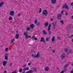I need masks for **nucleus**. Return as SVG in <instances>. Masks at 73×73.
<instances>
[{
	"mask_svg": "<svg viewBox=\"0 0 73 73\" xmlns=\"http://www.w3.org/2000/svg\"><path fill=\"white\" fill-rule=\"evenodd\" d=\"M28 73H33V70H29L27 72Z\"/></svg>",
	"mask_w": 73,
	"mask_h": 73,
	"instance_id": "21",
	"label": "nucleus"
},
{
	"mask_svg": "<svg viewBox=\"0 0 73 73\" xmlns=\"http://www.w3.org/2000/svg\"><path fill=\"white\" fill-rule=\"evenodd\" d=\"M19 34H16L15 35V38L16 39H17V38H19Z\"/></svg>",
	"mask_w": 73,
	"mask_h": 73,
	"instance_id": "14",
	"label": "nucleus"
},
{
	"mask_svg": "<svg viewBox=\"0 0 73 73\" xmlns=\"http://www.w3.org/2000/svg\"><path fill=\"white\" fill-rule=\"evenodd\" d=\"M35 36H32V40H35Z\"/></svg>",
	"mask_w": 73,
	"mask_h": 73,
	"instance_id": "31",
	"label": "nucleus"
},
{
	"mask_svg": "<svg viewBox=\"0 0 73 73\" xmlns=\"http://www.w3.org/2000/svg\"><path fill=\"white\" fill-rule=\"evenodd\" d=\"M5 55L6 56H7V55H8V54H5Z\"/></svg>",
	"mask_w": 73,
	"mask_h": 73,
	"instance_id": "62",
	"label": "nucleus"
},
{
	"mask_svg": "<svg viewBox=\"0 0 73 73\" xmlns=\"http://www.w3.org/2000/svg\"><path fill=\"white\" fill-rule=\"evenodd\" d=\"M5 52H7L8 50V48H6L5 49Z\"/></svg>",
	"mask_w": 73,
	"mask_h": 73,
	"instance_id": "40",
	"label": "nucleus"
},
{
	"mask_svg": "<svg viewBox=\"0 0 73 73\" xmlns=\"http://www.w3.org/2000/svg\"><path fill=\"white\" fill-rule=\"evenodd\" d=\"M34 40H37V38H34Z\"/></svg>",
	"mask_w": 73,
	"mask_h": 73,
	"instance_id": "53",
	"label": "nucleus"
},
{
	"mask_svg": "<svg viewBox=\"0 0 73 73\" xmlns=\"http://www.w3.org/2000/svg\"><path fill=\"white\" fill-rule=\"evenodd\" d=\"M71 6H73V3H72L71 4Z\"/></svg>",
	"mask_w": 73,
	"mask_h": 73,
	"instance_id": "52",
	"label": "nucleus"
},
{
	"mask_svg": "<svg viewBox=\"0 0 73 73\" xmlns=\"http://www.w3.org/2000/svg\"><path fill=\"white\" fill-rule=\"evenodd\" d=\"M31 56L32 57H34V58H38L40 56V54L38 53L36 55L32 54L31 55Z\"/></svg>",
	"mask_w": 73,
	"mask_h": 73,
	"instance_id": "2",
	"label": "nucleus"
},
{
	"mask_svg": "<svg viewBox=\"0 0 73 73\" xmlns=\"http://www.w3.org/2000/svg\"><path fill=\"white\" fill-rule=\"evenodd\" d=\"M64 71H62L61 72H60V73H64Z\"/></svg>",
	"mask_w": 73,
	"mask_h": 73,
	"instance_id": "50",
	"label": "nucleus"
},
{
	"mask_svg": "<svg viewBox=\"0 0 73 73\" xmlns=\"http://www.w3.org/2000/svg\"><path fill=\"white\" fill-rule=\"evenodd\" d=\"M29 38H31V36H29Z\"/></svg>",
	"mask_w": 73,
	"mask_h": 73,
	"instance_id": "63",
	"label": "nucleus"
},
{
	"mask_svg": "<svg viewBox=\"0 0 73 73\" xmlns=\"http://www.w3.org/2000/svg\"><path fill=\"white\" fill-rule=\"evenodd\" d=\"M60 22L62 23V24H63V23H64V22L63 21H62V20H61L60 21Z\"/></svg>",
	"mask_w": 73,
	"mask_h": 73,
	"instance_id": "36",
	"label": "nucleus"
},
{
	"mask_svg": "<svg viewBox=\"0 0 73 73\" xmlns=\"http://www.w3.org/2000/svg\"><path fill=\"white\" fill-rule=\"evenodd\" d=\"M73 35H71V38H73Z\"/></svg>",
	"mask_w": 73,
	"mask_h": 73,
	"instance_id": "58",
	"label": "nucleus"
},
{
	"mask_svg": "<svg viewBox=\"0 0 73 73\" xmlns=\"http://www.w3.org/2000/svg\"><path fill=\"white\" fill-rule=\"evenodd\" d=\"M55 52V50H52V52L53 53H54Z\"/></svg>",
	"mask_w": 73,
	"mask_h": 73,
	"instance_id": "45",
	"label": "nucleus"
},
{
	"mask_svg": "<svg viewBox=\"0 0 73 73\" xmlns=\"http://www.w3.org/2000/svg\"><path fill=\"white\" fill-rule=\"evenodd\" d=\"M42 12V9L41 8H40L39 9V13H40Z\"/></svg>",
	"mask_w": 73,
	"mask_h": 73,
	"instance_id": "25",
	"label": "nucleus"
},
{
	"mask_svg": "<svg viewBox=\"0 0 73 73\" xmlns=\"http://www.w3.org/2000/svg\"><path fill=\"white\" fill-rule=\"evenodd\" d=\"M45 40H46V41H48L49 40V38H46Z\"/></svg>",
	"mask_w": 73,
	"mask_h": 73,
	"instance_id": "30",
	"label": "nucleus"
},
{
	"mask_svg": "<svg viewBox=\"0 0 73 73\" xmlns=\"http://www.w3.org/2000/svg\"><path fill=\"white\" fill-rule=\"evenodd\" d=\"M60 7V6H59V5H58L57 6V8H58V7Z\"/></svg>",
	"mask_w": 73,
	"mask_h": 73,
	"instance_id": "60",
	"label": "nucleus"
},
{
	"mask_svg": "<svg viewBox=\"0 0 73 73\" xmlns=\"http://www.w3.org/2000/svg\"><path fill=\"white\" fill-rule=\"evenodd\" d=\"M40 25V23H39V22H38L37 23V25Z\"/></svg>",
	"mask_w": 73,
	"mask_h": 73,
	"instance_id": "42",
	"label": "nucleus"
},
{
	"mask_svg": "<svg viewBox=\"0 0 73 73\" xmlns=\"http://www.w3.org/2000/svg\"><path fill=\"white\" fill-rule=\"evenodd\" d=\"M50 21H53V19L52 18H51L50 19Z\"/></svg>",
	"mask_w": 73,
	"mask_h": 73,
	"instance_id": "51",
	"label": "nucleus"
},
{
	"mask_svg": "<svg viewBox=\"0 0 73 73\" xmlns=\"http://www.w3.org/2000/svg\"><path fill=\"white\" fill-rule=\"evenodd\" d=\"M17 15L18 17H20L21 16V13H19L17 14Z\"/></svg>",
	"mask_w": 73,
	"mask_h": 73,
	"instance_id": "22",
	"label": "nucleus"
},
{
	"mask_svg": "<svg viewBox=\"0 0 73 73\" xmlns=\"http://www.w3.org/2000/svg\"><path fill=\"white\" fill-rule=\"evenodd\" d=\"M30 29H31V28H30V27H27V31H29Z\"/></svg>",
	"mask_w": 73,
	"mask_h": 73,
	"instance_id": "34",
	"label": "nucleus"
},
{
	"mask_svg": "<svg viewBox=\"0 0 73 73\" xmlns=\"http://www.w3.org/2000/svg\"><path fill=\"white\" fill-rule=\"evenodd\" d=\"M22 71H23V69H20L19 70V72L20 73L22 72Z\"/></svg>",
	"mask_w": 73,
	"mask_h": 73,
	"instance_id": "26",
	"label": "nucleus"
},
{
	"mask_svg": "<svg viewBox=\"0 0 73 73\" xmlns=\"http://www.w3.org/2000/svg\"><path fill=\"white\" fill-rule=\"evenodd\" d=\"M5 60H8V56H6L5 57Z\"/></svg>",
	"mask_w": 73,
	"mask_h": 73,
	"instance_id": "35",
	"label": "nucleus"
},
{
	"mask_svg": "<svg viewBox=\"0 0 73 73\" xmlns=\"http://www.w3.org/2000/svg\"><path fill=\"white\" fill-rule=\"evenodd\" d=\"M61 15L60 14H58L57 15V18L58 20H61Z\"/></svg>",
	"mask_w": 73,
	"mask_h": 73,
	"instance_id": "5",
	"label": "nucleus"
},
{
	"mask_svg": "<svg viewBox=\"0 0 73 73\" xmlns=\"http://www.w3.org/2000/svg\"><path fill=\"white\" fill-rule=\"evenodd\" d=\"M42 33H43L44 35H46L47 33H46V32L45 31V30H43V31H42Z\"/></svg>",
	"mask_w": 73,
	"mask_h": 73,
	"instance_id": "19",
	"label": "nucleus"
},
{
	"mask_svg": "<svg viewBox=\"0 0 73 73\" xmlns=\"http://www.w3.org/2000/svg\"><path fill=\"white\" fill-rule=\"evenodd\" d=\"M56 0H51V3L52 4H53L56 3Z\"/></svg>",
	"mask_w": 73,
	"mask_h": 73,
	"instance_id": "10",
	"label": "nucleus"
},
{
	"mask_svg": "<svg viewBox=\"0 0 73 73\" xmlns=\"http://www.w3.org/2000/svg\"><path fill=\"white\" fill-rule=\"evenodd\" d=\"M42 14L43 15L45 16L47 14V11L46 10H44L42 12Z\"/></svg>",
	"mask_w": 73,
	"mask_h": 73,
	"instance_id": "4",
	"label": "nucleus"
},
{
	"mask_svg": "<svg viewBox=\"0 0 73 73\" xmlns=\"http://www.w3.org/2000/svg\"><path fill=\"white\" fill-rule=\"evenodd\" d=\"M16 32L17 33H19V31H17Z\"/></svg>",
	"mask_w": 73,
	"mask_h": 73,
	"instance_id": "56",
	"label": "nucleus"
},
{
	"mask_svg": "<svg viewBox=\"0 0 73 73\" xmlns=\"http://www.w3.org/2000/svg\"><path fill=\"white\" fill-rule=\"evenodd\" d=\"M52 24L53 25L52 26V27L54 28H55V27H56V25L54 24V23H52Z\"/></svg>",
	"mask_w": 73,
	"mask_h": 73,
	"instance_id": "23",
	"label": "nucleus"
},
{
	"mask_svg": "<svg viewBox=\"0 0 73 73\" xmlns=\"http://www.w3.org/2000/svg\"><path fill=\"white\" fill-rule=\"evenodd\" d=\"M58 39H60V36H58L57 37Z\"/></svg>",
	"mask_w": 73,
	"mask_h": 73,
	"instance_id": "48",
	"label": "nucleus"
},
{
	"mask_svg": "<svg viewBox=\"0 0 73 73\" xmlns=\"http://www.w3.org/2000/svg\"><path fill=\"white\" fill-rule=\"evenodd\" d=\"M71 19H73V15L72 16V17H71Z\"/></svg>",
	"mask_w": 73,
	"mask_h": 73,
	"instance_id": "54",
	"label": "nucleus"
},
{
	"mask_svg": "<svg viewBox=\"0 0 73 73\" xmlns=\"http://www.w3.org/2000/svg\"><path fill=\"white\" fill-rule=\"evenodd\" d=\"M7 61H4L3 62V66H5L7 64Z\"/></svg>",
	"mask_w": 73,
	"mask_h": 73,
	"instance_id": "12",
	"label": "nucleus"
},
{
	"mask_svg": "<svg viewBox=\"0 0 73 73\" xmlns=\"http://www.w3.org/2000/svg\"><path fill=\"white\" fill-rule=\"evenodd\" d=\"M10 16H13L14 15V11H11L10 13Z\"/></svg>",
	"mask_w": 73,
	"mask_h": 73,
	"instance_id": "8",
	"label": "nucleus"
},
{
	"mask_svg": "<svg viewBox=\"0 0 73 73\" xmlns=\"http://www.w3.org/2000/svg\"><path fill=\"white\" fill-rule=\"evenodd\" d=\"M71 65H72V66H73V63H72L71 64Z\"/></svg>",
	"mask_w": 73,
	"mask_h": 73,
	"instance_id": "55",
	"label": "nucleus"
},
{
	"mask_svg": "<svg viewBox=\"0 0 73 73\" xmlns=\"http://www.w3.org/2000/svg\"><path fill=\"white\" fill-rule=\"evenodd\" d=\"M68 15V13L67 12H66V13L65 14V16H67Z\"/></svg>",
	"mask_w": 73,
	"mask_h": 73,
	"instance_id": "37",
	"label": "nucleus"
},
{
	"mask_svg": "<svg viewBox=\"0 0 73 73\" xmlns=\"http://www.w3.org/2000/svg\"><path fill=\"white\" fill-rule=\"evenodd\" d=\"M27 65L26 64H24L23 65V66L24 68H25V66Z\"/></svg>",
	"mask_w": 73,
	"mask_h": 73,
	"instance_id": "46",
	"label": "nucleus"
},
{
	"mask_svg": "<svg viewBox=\"0 0 73 73\" xmlns=\"http://www.w3.org/2000/svg\"><path fill=\"white\" fill-rule=\"evenodd\" d=\"M31 65V63H28V65H29V66H30V65Z\"/></svg>",
	"mask_w": 73,
	"mask_h": 73,
	"instance_id": "43",
	"label": "nucleus"
},
{
	"mask_svg": "<svg viewBox=\"0 0 73 73\" xmlns=\"http://www.w3.org/2000/svg\"><path fill=\"white\" fill-rule=\"evenodd\" d=\"M7 70H5L4 71V73H7Z\"/></svg>",
	"mask_w": 73,
	"mask_h": 73,
	"instance_id": "49",
	"label": "nucleus"
},
{
	"mask_svg": "<svg viewBox=\"0 0 73 73\" xmlns=\"http://www.w3.org/2000/svg\"><path fill=\"white\" fill-rule=\"evenodd\" d=\"M24 36H25L26 37V38H28V33H27V32H25L23 33Z\"/></svg>",
	"mask_w": 73,
	"mask_h": 73,
	"instance_id": "6",
	"label": "nucleus"
},
{
	"mask_svg": "<svg viewBox=\"0 0 73 73\" xmlns=\"http://www.w3.org/2000/svg\"><path fill=\"white\" fill-rule=\"evenodd\" d=\"M29 68L28 67L27 68H25L23 69V70L24 71H26V70H29Z\"/></svg>",
	"mask_w": 73,
	"mask_h": 73,
	"instance_id": "11",
	"label": "nucleus"
},
{
	"mask_svg": "<svg viewBox=\"0 0 73 73\" xmlns=\"http://www.w3.org/2000/svg\"><path fill=\"white\" fill-rule=\"evenodd\" d=\"M15 3H17V1H15Z\"/></svg>",
	"mask_w": 73,
	"mask_h": 73,
	"instance_id": "64",
	"label": "nucleus"
},
{
	"mask_svg": "<svg viewBox=\"0 0 73 73\" xmlns=\"http://www.w3.org/2000/svg\"><path fill=\"white\" fill-rule=\"evenodd\" d=\"M55 38V37L54 36L52 37V38L51 39V40L52 42L54 41V38Z\"/></svg>",
	"mask_w": 73,
	"mask_h": 73,
	"instance_id": "18",
	"label": "nucleus"
},
{
	"mask_svg": "<svg viewBox=\"0 0 73 73\" xmlns=\"http://www.w3.org/2000/svg\"><path fill=\"white\" fill-rule=\"evenodd\" d=\"M69 53H69V52H67V54H69Z\"/></svg>",
	"mask_w": 73,
	"mask_h": 73,
	"instance_id": "59",
	"label": "nucleus"
},
{
	"mask_svg": "<svg viewBox=\"0 0 73 73\" xmlns=\"http://www.w3.org/2000/svg\"><path fill=\"white\" fill-rule=\"evenodd\" d=\"M33 70H34V71H35V72H36V71H37V69H36V68H34Z\"/></svg>",
	"mask_w": 73,
	"mask_h": 73,
	"instance_id": "38",
	"label": "nucleus"
},
{
	"mask_svg": "<svg viewBox=\"0 0 73 73\" xmlns=\"http://www.w3.org/2000/svg\"><path fill=\"white\" fill-rule=\"evenodd\" d=\"M15 38L11 40V42H10V44H12V43H13V42H15Z\"/></svg>",
	"mask_w": 73,
	"mask_h": 73,
	"instance_id": "13",
	"label": "nucleus"
},
{
	"mask_svg": "<svg viewBox=\"0 0 73 73\" xmlns=\"http://www.w3.org/2000/svg\"><path fill=\"white\" fill-rule=\"evenodd\" d=\"M51 27V25H50V24H49L47 27V28H48L47 31L48 32V33L49 35H50V34L52 33V31H49L51 29V28H50Z\"/></svg>",
	"mask_w": 73,
	"mask_h": 73,
	"instance_id": "1",
	"label": "nucleus"
},
{
	"mask_svg": "<svg viewBox=\"0 0 73 73\" xmlns=\"http://www.w3.org/2000/svg\"><path fill=\"white\" fill-rule=\"evenodd\" d=\"M69 65V64H66V65L64 66V68H66V67H67V66H68Z\"/></svg>",
	"mask_w": 73,
	"mask_h": 73,
	"instance_id": "27",
	"label": "nucleus"
},
{
	"mask_svg": "<svg viewBox=\"0 0 73 73\" xmlns=\"http://www.w3.org/2000/svg\"><path fill=\"white\" fill-rule=\"evenodd\" d=\"M68 50H69V49H68V48H66L65 49V52H68Z\"/></svg>",
	"mask_w": 73,
	"mask_h": 73,
	"instance_id": "28",
	"label": "nucleus"
},
{
	"mask_svg": "<svg viewBox=\"0 0 73 73\" xmlns=\"http://www.w3.org/2000/svg\"><path fill=\"white\" fill-rule=\"evenodd\" d=\"M64 72H67V70H66V68H64Z\"/></svg>",
	"mask_w": 73,
	"mask_h": 73,
	"instance_id": "33",
	"label": "nucleus"
},
{
	"mask_svg": "<svg viewBox=\"0 0 73 73\" xmlns=\"http://www.w3.org/2000/svg\"><path fill=\"white\" fill-rule=\"evenodd\" d=\"M25 73V71H24L23 72H22V73Z\"/></svg>",
	"mask_w": 73,
	"mask_h": 73,
	"instance_id": "57",
	"label": "nucleus"
},
{
	"mask_svg": "<svg viewBox=\"0 0 73 73\" xmlns=\"http://www.w3.org/2000/svg\"><path fill=\"white\" fill-rule=\"evenodd\" d=\"M70 73H73V69L72 70H71L70 72Z\"/></svg>",
	"mask_w": 73,
	"mask_h": 73,
	"instance_id": "47",
	"label": "nucleus"
},
{
	"mask_svg": "<svg viewBox=\"0 0 73 73\" xmlns=\"http://www.w3.org/2000/svg\"><path fill=\"white\" fill-rule=\"evenodd\" d=\"M4 2H2L0 3V7H2V5H3L4 4Z\"/></svg>",
	"mask_w": 73,
	"mask_h": 73,
	"instance_id": "20",
	"label": "nucleus"
},
{
	"mask_svg": "<svg viewBox=\"0 0 73 73\" xmlns=\"http://www.w3.org/2000/svg\"><path fill=\"white\" fill-rule=\"evenodd\" d=\"M44 70L45 71H48V70H49V68L48 67H46L44 69Z\"/></svg>",
	"mask_w": 73,
	"mask_h": 73,
	"instance_id": "16",
	"label": "nucleus"
},
{
	"mask_svg": "<svg viewBox=\"0 0 73 73\" xmlns=\"http://www.w3.org/2000/svg\"><path fill=\"white\" fill-rule=\"evenodd\" d=\"M30 27L31 29H33L35 27L34 25L32 24L30 25Z\"/></svg>",
	"mask_w": 73,
	"mask_h": 73,
	"instance_id": "15",
	"label": "nucleus"
},
{
	"mask_svg": "<svg viewBox=\"0 0 73 73\" xmlns=\"http://www.w3.org/2000/svg\"><path fill=\"white\" fill-rule=\"evenodd\" d=\"M65 5H64L63 6V9H64V8H65L66 9H68V10H69V7H68V5H67V4L66 3H64Z\"/></svg>",
	"mask_w": 73,
	"mask_h": 73,
	"instance_id": "3",
	"label": "nucleus"
},
{
	"mask_svg": "<svg viewBox=\"0 0 73 73\" xmlns=\"http://www.w3.org/2000/svg\"><path fill=\"white\" fill-rule=\"evenodd\" d=\"M48 25H49V23H48V22H46L44 24L45 27L48 26Z\"/></svg>",
	"mask_w": 73,
	"mask_h": 73,
	"instance_id": "17",
	"label": "nucleus"
},
{
	"mask_svg": "<svg viewBox=\"0 0 73 73\" xmlns=\"http://www.w3.org/2000/svg\"><path fill=\"white\" fill-rule=\"evenodd\" d=\"M12 73H17V70H14V71H13Z\"/></svg>",
	"mask_w": 73,
	"mask_h": 73,
	"instance_id": "24",
	"label": "nucleus"
},
{
	"mask_svg": "<svg viewBox=\"0 0 73 73\" xmlns=\"http://www.w3.org/2000/svg\"><path fill=\"white\" fill-rule=\"evenodd\" d=\"M9 65H10V66H11H11H12V63H10Z\"/></svg>",
	"mask_w": 73,
	"mask_h": 73,
	"instance_id": "41",
	"label": "nucleus"
},
{
	"mask_svg": "<svg viewBox=\"0 0 73 73\" xmlns=\"http://www.w3.org/2000/svg\"><path fill=\"white\" fill-rule=\"evenodd\" d=\"M65 57V54L64 53L62 54L60 56V58L61 59H63Z\"/></svg>",
	"mask_w": 73,
	"mask_h": 73,
	"instance_id": "7",
	"label": "nucleus"
},
{
	"mask_svg": "<svg viewBox=\"0 0 73 73\" xmlns=\"http://www.w3.org/2000/svg\"><path fill=\"white\" fill-rule=\"evenodd\" d=\"M9 20H12V17H9Z\"/></svg>",
	"mask_w": 73,
	"mask_h": 73,
	"instance_id": "32",
	"label": "nucleus"
},
{
	"mask_svg": "<svg viewBox=\"0 0 73 73\" xmlns=\"http://www.w3.org/2000/svg\"><path fill=\"white\" fill-rule=\"evenodd\" d=\"M40 41L41 42H45V40H44V37H42L41 38V39Z\"/></svg>",
	"mask_w": 73,
	"mask_h": 73,
	"instance_id": "9",
	"label": "nucleus"
},
{
	"mask_svg": "<svg viewBox=\"0 0 73 73\" xmlns=\"http://www.w3.org/2000/svg\"><path fill=\"white\" fill-rule=\"evenodd\" d=\"M72 49H70L68 52H69V53H70V54H71V53H72L71 52H72Z\"/></svg>",
	"mask_w": 73,
	"mask_h": 73,
	"instance_id": "29",
	"label": "nucleus"
},
{
	"mask_svg": "<svg viewBox=\"0 0 73 73\" xmlns=\"http://www.w3.org/2000/svg\"><path fill=\"white\" fill-rule=\"evenodd\" d=\"M55 24H57V22H55Z\"/></svg>",
	"mask_w": 73,
	"mask_h": 73,
	"instance_id": "61",
	"label": "nucleus"
},
{
	"mask_svg": "<svg viewBox=\"0 0 73 73\" xmlns=\"http://www.w3.org/2000/svg\"><path fill=\"white\" fill-rule=\"evenodd\" d=\"M61 14L62 15H63V14H64V11H62V12H61Z\"/></svg>",
	"mask_w": 73,
	"mask_h": 73,
	"instance_id": "44",
	"label": "nucleus"
},
{
	"mask_svg": "<svg viewBox=\"0 0 73 73\" xmlns=\"http://www.w3.org/2000/svg\"><path fill=\"white\" fill-rule=\"evenodd\" d=\"M37 20H35L34 22L35 24H36L37 23Z\"/></svg>",
	"mask_w": 73,
	"mask_h": 73,
	"instance_id": "39",
	"label": "nucleus"
}]
</instances>
